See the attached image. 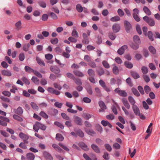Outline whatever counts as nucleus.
<instances>
[{
    "label": "nucleus",
    "instance_id": "12",
    "mask_svg": "<svg viewBox=\"0 0 160 160\" xmlns=\"http://www.w3.org/2000/svg\"><path fill=\"white\" fill-rule=\"evenodd\" d=\"M113 102L114 103L115 105H113L112 106V109L114 114H115L117 115L118 114V112L116 109V108L118 107L119 106L118 104L113 100Z\"/></svg>",
    "mask_w": 160,
    "mask_h": 160
},
{
    "label": "nucleus",
    "instance_id": "18",
    "mask_svg": "<svg viewBox=\"0 0 160 160\" xmlns=\"http://www.w3.org/2000/svg\"><path fill=\"white\" fill-rule=\"evenodd\" d=\"M122 101L123 105L127 109H129L130 108V105L126 98H123L122 99Z\"/></svg>",
    "mask_w": 160,
    "mask_h": 160
},
{
    "label": "nucleus",
    "instance_id": "62",
    "mask_svg": "<svg viewBox=\"0 0 160 160\" xmlns=\"http://www.w3.org/2000/svg\"><path fill=\"white\" fill-rule=\"evenodd\" d=\"M148 66L152 70H154L156 69L155 66L153 64V63H149L148 65Z\"/></svg>",
    "mask_w": 160,
    "mask_h": 160
},
{
    "label": "nucleus",
    "instance_id": "32",
    "mask_svg": "<svg viewBox=\"0 0 160 160\" xmlns=\"http://www.w3.org/2000/svg\"><path fill=\"white\" fill-rule=\"evenodd\" d=\"M142 72L144 74H147L148 72V69L147 67L145 66L142 67L141 68Z\"/></svg>",
    "mask_w": 160,
    "mask_h": 160
},
{
    "label": "nucleus",
    "instance_id": "24",
    "mask_svg": "<svg viewBox=\"0 0 160 160\" xmlns=\"http://www.w3.org/2000/svg\"><path fill=\"white\" fill-rule=\"evenodd\" d=\"M56 138L57 140L59 141H62L64 139L62 135L59 133H57L56 134Z\"/></svg>",
    "mask_w": 160,
    "mask_h": 160
},
{
    "label": "nucleus",
    "instance_id": "17",
    "mask_svg": "<svg viewBox=\"0 0 160 160\" xmlns=\"http://www.w3.org/2000/svg\"><path fill=\"white\" fill-rule=\"evenodd\" d=\"M132 108L134 113L136 115L139 114L140 113V110L137 105L132 106Z\"/></svg>",
    "mask_w": 160,
    "mask_h": 160
},
{
    "label": "nucleus",
    "instance_id": "39",
    "mask_svg": "<svg viewBox=\"0 0 160 160\" xmlns=\"http://www.w3.org/2000/svg\"><path fill=\"white\" fill-rule=\"evenodd\" d=\"M40 125V123L39 122H36L35 124L33 126V129L36 131L38 132L39 129V125Z\"/></svg>",
    "mask_w": 160,
    "mask_h": 160
},
{
    "label": "nucleus",
    "instance_id": "6",
    "mask_svg": "<svg viewBox=\"0 0 160 160\" xmlns=\"http://www.w3.org/2000/svg\"><path fill=\"white\" fill-rule=\"evenodd\" d=\"M124 25L127 32H128L132 28L130 23L127 21H125L124 22Z\"/></svg>",
    "mask_w": 160,
    "mask_h": 160
},
{
    "label": "nucleus",
    "instance_id": "9",
    "mask_svg": "<svg viewBox=\"0 0 160 160\" xmlns=\"http://www.w3.org/2000/svg\"><path fill=\"white\" fill-rule=\"evenodd\" d=\"M74 121L78 125H82V119L77 116H74Z\"/></svg>",
    "mask_w": 160,
    "mask_h": 160
},
{
    "label": "nucleus",
    "instance_id": "14",
    "mask_svg": "<svg viewBox=\"0 0 160 160\" xmlns=\"http://www.w3.org/2000/svg\"><path fill=\"white\" fill-rule=\"evenodd\" d=\"M79 146L84 150L88 151L89 150V148L88 147V146L85 143L83 142H80L79 144Z\"/></svg>",
    "mask_w": 160,
    "mask_h": 160
},
{
    "label": "nucleus",
    "instance_id": "51",
    "mask_svg": "<svg viewBox=\"0 0 160 160\" xmlns=\"http://www.w3.org/2000/svg\"><path fill=\"white\" fill-rule=\"evenodd\" d=\"M115 61L118 64H121L122 63V59L119 57H116L115 58Z\"/></svg>",
    "mask_w": 160,
    "mask_h": 160
},
{
    "label": "nucleus",
    "instance_id": "4",
    "mask_svg": "<svg viewBox=\"0 0 160 160\" xmlns=\"http://www.w3.org/2000/svg\"><path fill=\"white\" fill-rule=\"evenodd\" d=\"M19 136L20 138L23 140V142L27 144L28 143V140L29 138V136L28 135L22 132H21L19 133Z\"/></svg>",
    "mask_w": 160,
    "mask_h": 160
},
{
    "label": "nucleus",
    "instance_id": "3",
    "mask_svg": "<svg viewBox=\"0 0 160 160\" xmlns=\"http://www.w3.org/2000/svg\"><path fill=\"white\" fill-rule=\"evenodd\" d=\"M133 11V13L132 14V16L134 19L137 22H139L140 19L138 15L139 13V10L137 8L134 9Z\"/></svg>",
    "mask_w": 160,
    "mask_h": 160
},
{
    "label": "nucleus",
    "instance_id": "54",
    "mask_svg": "<svg viewBox=\"0 0 160 160\" xmlns=\"http://www.w3.org/2000/svg\"><path fill=\"white\" fill-rule=\"evenodd\" d=\"M19 58L20 61H23L25 58V55L23 53H21L19 56Z\"/></svg>",
    "mask_w": 160,
    "mask_h": 160
},
{
    "label": "nucleus",
    "instance_id": "20",
    "mask_svg": "<svg viewBox=\"0 0 160 160\" xmlns=\"http://www.w3.org/2000/svg\"><path fill=\"white\" fill-rule=\"evenodd\" d=\"M26 157L28 160H34L35 156L32 153H28L26 154Z\"/></svg>",
    "mask_w": 160,
    "mask_h": 160
},
{
    "label": "nucleus",
    "instance_id": "11",
    "mask_svg": "<svg viewBox=\"0 0 160 160\" xmlns=\"http://www.w3.org/2000/svg\"><path fill=\"white\" fill-rule=\"evenodd\" d=\"M43 156L46 160H53V158L51 155L47 152L45 151L43 153Z\"/></svg>",
    "mask_w": 160,
    "mask_h": 160
},
{
    "label": "nucleus",
    "instance_id": "7",
    "mask_svg": "<svg viewBox=\"0 0 160 160\" xmlns=\"http://www.w3.org/2000/svg\"><path fill=\"white\" fill-rule=\"evenodd\" d=\"M128 48V47L127 45H123L118 50L117 53L120 55H122L124 53L125 51Z\"/></svg>",
    "mask_w": 160,
    "mask_h": 160
},
{
    "label": "nucleus",
    "instance_id": "25",
    "mask_svg": "<svg viewBox=\"0 0 160 160\" xmlns=\"http://www.w3.org/2000/svg\"><path fill=\"white\" fill-rule=\"evenodd\" d=\"M99 106L101 108L105 110L107 109V107L103 102L102 101H99L98 102Z\"/></svg>",
    "mask_w": 160,
    "mask_h": 160
},
{
    "label": "nucleus",
    "instance_id": "23",
    "mask_svg": "<svg viewBox=\"0 0 160 160\" xmlns=\"http://www.w3.org/2000/svg\"><path fill=\"white\" fill-rule=\"evenodd\" d=\"M143 10L144 12L148 15L150 16L151 14V12L149 8L146 6H144Z\"/></svg>",
    "mask_w": 160,
    "mask_h": 160
},
{
    "label": "nucleus",
    "instance_id": "8",
    "mask_svg": "<svg viewBox=\"0 0 160 160\" xmlns=\"http://www.w3.org/2000/svg\"><path fill=\"white\" fill-rule=\"evenodd\" d=\"M120 29V26L118 24H114L112 26V29L114 32H118Z\"/></svg>",
    "mask_w": 160,
    "mask_h": 160
},
{
    "label": "nucleus",
    "instance_id": "27",
    "mask_svg": "<svg viewBox=\"0 0 160 160\" xmlns=\"http://www.w3.org/2000/svg\"><path fill=\"white\" fill-rule=\"evenodd\" d=\"M74 74L76 76L79 77H83L84 76V74L83 73L78 70H75L73 71Z\"/></svg>",
    "mask_w": 160,
    "mask_h": 160
},
{
    "label": "nucleus",
    "instance_id": "38",
    "mask_svg": "<svg viewBox=\"0 0 160 160\" xmlns=\"http://www.w3.org/2000/svg\"><path fill=\"white\" fill-rule=\"evenodd\" d=\"M108 37L112 40H114L116 38V35L112 32H110L108 34Z\"/></svg>",
    "mask_w": 160,
    "mask_h": 160
},
{
    "label": "nucleus",
    "instance_id": "46",
    "mask_svg": "<svg viewBox=\"0 0 160 160\" xmlns=\"http://www.w3.org/2000/svg\"><path fill=\"white\" fill-rule=\"evenodd\" d=\"M76 8L77 11L80 12H82L83 10V8L79 4H78L77 5Z\"/></svg>",
    "mask_w": 160,
    "mask_h": 160
},
{
    "label": "nucleus",
    "instance_id": "30",
    "mask_svg": "<svg viewBox=\"0 0 160 160\" xmlns=\"http://www.w3.org/2000/svg\"><path fill=\"white\" fill-rule=\"evenodd\" d=\"M76 134L79 137L82 138L84 136V134L81 129H78L75 130Z\"/></svg>",
    "mask_w": 160,
    "mask_h": 160
},
{
    "label": "nucleus",
    "instance_id": "47",
    "mask_svg": "<svg viewBox=\"0 0 160 160\" xmlns=\"http://www.w3.org/2000/svg\"><path fill=\"white\" fill-rule=\"evenodd\" d=\"M132 91L133 93L136 96L138 97L140 96V94L138 90L134 88H132Z\"/></svg>",
    "mask_w": 160,
    "mask_h": 160
},
{
    "label": "nucleus",
    "instance_id": "60",
    "mask_svg": "<svg viewBox=\"0 0 160 160\" xmlns=\"http://www.w3.org/2000/svg\"><path fill=\"white\" fill-rule=\"evenodd\" d=\"M144 81L147 82H149L150 81V78L147 75H144L142 76Z\"/></svg>",
    "mask_w": 160,
    "mask_h": 160
},
{
    "label": "nucleus",
    "instance_id": "2",
    "mask_svg": "<svg viewBox=\"0 0 160 160\" xmlns=\"http://www.w3.org/2000/svg\"><path fill=\"white\" fill-rule=\"evenodd\" d=\"M114 92L118 94L120 96L125 97L127 96V93L124 90H120L119 88H117L114 90Z\"/></svg>",
    "mask_w": 160,
    "mask_h": 160
},
{
    "label": "nucleus",
    "instance_id": "15",
    "mask_svg": "<svg viewBox=\"0 0 160 160\" xmlns=\"http://www.w3.org/2000/svg\"><path fill=\"white\" fill-rule=\"evenodd\" d=\"M22 23L21 21L20 20H19L16 22L15 24V26L16 30H19L21 29L22 28Z\"/></svg>",
    "mask_w": 160,
    "mask_h": 160
},
{
    "label": "nucleus",
    "instance_id": "59",
    "mask_svg": "<svg viewBox=\"0 0 160 160\" xmlns=\"http://www.w3.org/2000/svg\"><path fill=\"white\" fill-rule=\"evenodd\" d=\"M0 132L1 134L5 137H7L9 136V134L5 131L0 130Z\"/></svg>",
    "mask_w": 160,
    "mask_h": 160
},
{
    "label": "nucleus",
    "instance_id": "52",
    "mask_svg": "<svg viewBox=\"0 0 160 160\" xmlns=\"http://www.w3.org/2000/svg\"><path fill=\"white\" fill-rule=\"evenodd\" d=\"M126 82L130 86L132 87L133 86V84L130 78H128L126 79Z\"/></svg>",
    "mask_w": 160,
    "mask_h": 160
},
{
    "label": "nucleus",
    "instance_id": "10",
    "mask_svg": "<svg viewBox=\"0 0 160 160\" xmlns=\"http://www.w3.org/2000/svg\"><path fill=\"white\" fill-rule=\"evenodd\" d=\"M13 112L17 114L20 115L23 113V110L22 107H19L17 109H14Z\"/></svg>",
    "mask_w": 160,
    "mask_h": 160
},
{
    "label": "nucleus",
    "instance_id": "36",
    "mask_svg": "<svg viewBox=\"0 0 160 160\" xmlns=\"http://www.w3.org/2000/svg\"><path fill=\"white\" fill-rule=\"evenodd\" d=\"M82 116V117L85 119L88 120L92 117V115L89 114L84 113L83 114Z\"/></svg>",
    "mask_w": 160,
    "mask_h": 160
},
{
    "label": "nucleus",
    "instance_id": "55",
    "mask_svg": "<svg viewBox=\"0 0 160 160\" xmlns=\"http://www.w3.org/2000/svg\"><path fill=\"white\" fill-rule=\"evenodd\" d=\"M58 38H54L50 40L51 42L53 44H56L58 43Z\"/></svg>",
    "mask_w": 160,
    "mask_h": 160
},
{
    "label": "nucleus",
    "instance_id": "63",
    "mask_svg": "<svg viewBox=\"0 0 160 160\" xmlns=\"http://www.w3.org/2000/svg\"><path fill=\"white\" fill-rule=\"evenodd\" d=\"M33 73L36 76L39 78H42V74L37 71L34 70Z\"/></svg>",
    "mask_w": 160,
    "mask_h": 160
},
{
    "label": "nucleus",
    "instance_id": "45",
    "mask_svg": "<svg viewBox=\"0 0 160 160\" xmlns=\"http://www.w3.org/2000/svg\"><path fill=\"white\" fill-rule=\"evenodd\" d=\"M140 44H137L135 43L134 44L133 43H132L130 45L131 47L134 50L137 49L139 48V45Z\"/></svg>",
    "mask_w": 160,
    "mask_h": 160
},
{
    "label": "nucleus",
    "instance_id": "42",
    "mask_svg": "<svg viewBox=\"0 0 160 160\" xmlns=\"http://www.w3.org/2000/svg\"><path fill=\"white\" fill-rule=\"evenodd\" d=\"M148 38L151 41H153L154 39L153 37V35L152 32L151 31H149L148 32Z\"/></svg>",
    "mask_w": 160,
    "mask_h": 160
},
{
    "label": "nucleus",
    "instance_id": "13",
    "mask_svg": "<svg viewBox=\"0 0 160 160\" xmlns=\"http://www.w3.org/2000/svg\"><path fill=\"white\" fill-rule=\"evenodd\" d=\"M91 148L96 153H99L100 150L99 147L96 145L92 144L91 145Z\"/></svg>",
    "mask_w": 160,
    "mask_h": 160
},
{
    "label": "nucleus",
    "instance_id": "49",
    "mask_svg": "<svg viewBox=\"0 0 160 160\" xmlns=\"http://www.w3.org/2000/svg\"><path fill=\"white\" fill-rule=\"evenodd\" d=\"M59 145L66 151H69V149L66 146L63 145L62 143L60 142L58 144Z\"/></svg>",
    "mask_w": 160,
    "mask_h": 160
},
{
    "label": "nucleus",
    "instance_id": "61",
    "mask_svg": "<svg viewBox=\"0 0 160 160\" xmlns=\"http://www.w3.org/2000/svg\"><path fill=\"white\" fill-rule=\"evenodd\" d=\"M102 64L103 66L106 68H108L110 67V66L108 63L106 61H103Z\"/></svg>",
    "mask_w": 160,
    "mask_h": 160
},
{
    "label": "nucleus",
    "instance_id": "44",
    "mask_svg": "<svg viewBox=\"0 0 160 160\" xmlns=\"http://www.w3.org/2000/svg\"><path fill=\"white\" fill-rule=\"evenodd\" d=\"M39 5L41 7L45 8L46 7V3L43 1H39L38 2Z\"/></svg>",
    "mask_w": 160,
    "mask_h": 160
},
{
    "label": "nucleus",
    "instance_id": "53",
    "mask_svg": "<svg viewBox=\"0 0 160 160\" xmlns=\"http://www.w3.org/2000/svg\"><path fill=\"white\" fill-rule=\"evenodd\" d=\"M72 35L75 38H77L78 37V33L75 29L73 30L72 33Z\"/></svg>",
    "mask_w": 160,
    "mask_h": 160
},
{
    "label": "nucleus",
    "instance_id": "34",
    "mask_svg": "<svg viewBox=\"0 0 160 160\" xmlns=\"http://www.w3.org/2000/svg\"><path fill=\"white\" fill-rule=\"evenodd\" d=\"M148 50L152 54H154L156 53V50L152 46H150L149 47Z\"/></svg>",
    "mask_w": 160,
    "mask_h": 160
},
{
    "label": "nucleus",
    "instance_id": "40",
    "mask_svg": "<svg viewBox=\"0 0 160 160\" xmlns=\"http://www.w3.org/2000/svg\"><path fill=\"white\" fill-rule=\"evenodd\" d=\"M36 60L38 63L40 65H42L43 66H45V64L44 62L41 60L40 58L38 57L36 58Z\"/></svg>",
    "mask_w": 160,
    "mask_h": 160
},
{
    "label": "nucleus",
    "instance_id": "33",
    "mask_svg": "<svg viewBox=\"0 0 160 160\" xmlns=\"http://www.w3.org/2000/svg\"><path fill=\"white\" fill-rule=\"evenodd\" d=\"M25 70L26 72L29 73L32 72L33 73L34 71L30 67L27 66H25Z\"/></svg>",
    "mask_w": 160,
    "mask_h": 160
},
{
    "label": "nucleus",
    "instance_id": "50",
    "mask_svg": "<svg viewBox=\"0 0 160 160\" xmlns=\"http://www.w3.org/2000/svg\"><path fill=\"white\" fill-rule=\"evenodd\" d=\"M31 105L33 109L36 110H38V107L35 103L31 102Z\"/></svg>",
    "mask_w": 160,
    "mask_h": 160
},
{
    "label": "nucleus",
    "instance_id": "5",
    "mask_svg": "<svg viewBox=\"0 0 160 160\" xmlns=\"http://www.w3.org/2000/svg\"><path fill=\"white\" fill-rule=\"evenodd\" d=\"M50 70L52 72L57 75V77H60V74H58L60 72V69L58 67H52L51 66L50 67Z\"/></svg>",
    "mask_w": 160,
    "mask_h": 160
},
{
    "label": "nucleus",
    "instance_id": "16",
    "mask_svg": "<svg viewBox=\"0 0 160 160\" xmlns=\"http://www.w3.org/2000/svg\"><path fill=\"white\" fill-rule=\"evenodd\" d=\"M2 74L4 76L10 77L12 76L11 72L8 70H2L1 71Z\"/></svg>",
    "mask_w": 160,
    "mask_h": 160
},
{
    "label": "nucleus",
    "instance_id": "35",
    "mask_svg": "<svg viewBox=\"0 0 160 160\" xmlns=\"http://www.w3.org/2000/svg\"><path fill=\"white\" fill-rule=\"evenodd\" d=\"M13 118L15 120L19 122H22L23 121L22 118L18 115L14 114Z\"/></svg>",
    "mask_w": 160,
    "mask_h": 160
},
{
    "label": "nucleus",
    "instance_id": "21",
    "mask_svg": "<svg viewBox=\"0 0 160 160\" xmlns=\"http://www.w3.org/2000/svg\"><path fill=\"white\" fill-rule=\"evenodd\" d=\"M124 64L126 68L129 69L132 68L133 66V64L131 62L128 61H125Z\"/></svg>",
    "mask_w": 160,
    "mask_h": 160
},
{
    "label": "nucleus",
    "instance_id": "43",
    "mask_svg": "<svg viewBox=\"0 0 160 160\" xmlns=\"http://www.w3.org/2000/svg\"><path fill=\"white\" fill-rule=\"evenodd\" d=\"M88 74L91 77H93L95 75L94 71L92 69H89L88 71Z\"/></svg>",
    "mask_w": 160,
    "mask_h": 160
},
{
    "label": "nucleus",
    "instance_id": "56",
    "mask_svg": "<svg viewBox=\"0 0 160 160\" xmlns=\"http://www.w3.org/2000/svg\"><path fill=\"white\" fill-rule=\"evenodd\" d=\"M21 80L25 83L26 84L29 85L30 82L25 77H23L21 78Z\"/></svg>",
    "mask_w": 160,
    "mask_h": 160
},
{
    "label": "nucleus",
    "instance_id": "48",
    "mask_svg": "<svg viewBox=\"0 0 160 160\" xmlns=\"http://www.w3.org/2000/svg\"><path fill=\"white\" fill-rule=\"evenodd\" d=\"M120 20V18L118 16H116L114 17H112L110 18V20L113 22H117Z\"/></svg>",
    "mask_w": 160,
    "mask_h": 160
},
{
    "label": "nucleus",
    "instance_id": "22",
    "mask_svg": "<svg viewBox=\"0 0 160 160\" xmlns=\"http://www.w3.org/2000/svg\"><path fill=\"white\" fill-rule=\"evenodd\" d=\"M133 40L135 43L140 44L141 43L140 38L137 35H135L133 36Z\"/></svg>",
    "mask_w": 160,
    "mask_h": 160
},
{
    "label": "nucleus",
    "instance_id": "1",
    "mask_svg": "<svg viewBox=\"0 0 160 160\" xmlns=\"http://www.w3.org/2000/svg\"><path fill=\"white\" fill-rule=\"evenodd\" d=\"M143 20L146 22L150 26H153L155 24V22L153 19L150 18L147 16H145L143 17Z\"/></svg>",
    "mask_w": 160,
    "mask_h": 160
},
{
    "label": "nucleus",
    "instance_id": "19",
    "mask_svg": "<svg viewBox=\"0 0 160 160\" xmlns=\"http://www.w3.org/2000/svg\"><path fill=\"white\" fill-rule=\"evenodd\" d=\"M130 73L132 77L135 79H138L140 77L139 75L136 72L132 71L130 72Z\"/></svg>",
    "mask_w": 160,
    "mask_h": 160
},
{
    "label": "nucleus",
    "instance_id": "64",
    "mask_svg": "<svg viewBox=\"0 0 160 160\" xmlns=\"http://www.w3.org/2000/svg\"><path fill=\"white\" fill-rule=\"evenodd\" d=\"M144 89L145 92L148 94L149 92L151 91V89L150 87L147 85H146L144 87Z\"/></svg>",
    "mask_w": 160,
    "mask_h": 160
},
{
    "label": "nucleus",
    "instance_id": "37",
    "mask_svg": "<svg viewBox=\"0 0 160 160\" xmlns=\"http://www.w3.org/2000/svg\"><path fill=\"white\" fill-rule=\"evenodd\" d=\"M30 46V45L29 43L24 44L23 47V50L25 52L28 51Z\"/></svg>",
    "mask_w": 160,
    "mask_h": 160
},
{
    "label": "nucleus",
    "instance_id": "31",
    "mask_svg": "<svg viewBox=\"0 0 160 160\" xmlns=\"http://www.w3.org/2000/svg\"><path fill=\"white\" fill-rule=\"evenodd\" d=\"M32 82L37 85L39 84V80L36 77L33 76L31 79Z\"/></svg>",
    "mask_w": 160,
    "mask_h": 160
},
{
    "label": "nucleus",
    "instance_id": "41",
    "mask_svg": "<svg viewBox=\"0 0 160 160\" xmlns=\"http://www.w3.org/2000/svg\"><path fill=\"white\" fill-rule=\"evenodd\" d=\"M51 114L53 116H55L58 115V111L56 109H52L51 111Z\"/></svg>",
    "mask_w": 160,
    "mask_h": 160
},
{
    "label": "nucleus",
    "instance_id": "28",
    "mask_svg": "<svg viewBox=\"0 0 160 160\" xmlns=\"http://www.w3.org/2000/svg\"><path fill=\"white\" fill-rule=\"evenodd\" d=\"M86 132L88 135L91 136H93L96 134V132L92 129H87L85 130Z\"/></svg>",
    "mask_w": 160,
    "mask_h": 160
},
{
    "label": "nucleus",
    "instance_id": "26",
    "mask_svg": "<svg viewBox=\"0 0 160 160\" xmlns=\"http://www.w3.org/2000/svg\"><path fill=\"white\" fill-rule=\"evenodd\" d=\"M128 100L130 104L132 105V106H135V103L136 102L134 98L132 96H130L128 97Z\"/></svg>",
    "mask_w": 160,
    "mask_h": 160
},
{
    "label": "nucleus",
    "instance_id": "29",
    "mask_svg": "<svg viewBox=\"0 0 160 160\" xmlns=\"http://www.w3.org/2000/svg\"><path fill=\"white\" fill-rule=\"evenodd\" d=\"M52 147L56 150L58 152H61L62 151L58 145L56 144H52Z\"/></svg>",
    "mask_w": 160,
    "mask_h": 160
},
{
    "label": "nucleus",
    "instance_id": "57",
    "mask_svg": "<svg viewBox=\"0 0 160 160\" xmlns=\"http://www.w3.org/2000/svg\"><path fill=\"white\" fill-rule=\"evenodd\" d=\"M112 71L114 74H118L119 73V70L117 67L115 66L112 69Z\"/></svg>",
    "mask_w": 160,
    "mask_h": 160
},
{
    "label": "nucleus",
    "instance_id": "58",
    "mask_svg": "<svg viewBox=\"0 0 160 160\" xmlns=\"http://www.w3.org/2000/svg\"><path fill=\"white\" fill-rule=\"evenodd\" d=\"M96 128V129L100 133H101L102 131V127L99 124H97Z\"/></svg>",
    "mask_w": 160,
    "mask_h": 160
}]
</instances>
